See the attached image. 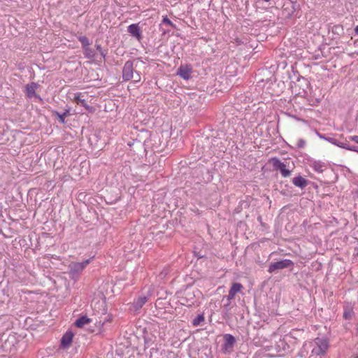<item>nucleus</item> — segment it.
I'll return each mask as SVG.
<instances>
[{"instance_id":"nucleus-16","label":"nucleus","mask_w":358,"mask_h":358,"mask_svg":"<svg viewBox=\"0 0 358 358\" xmlns=\"http://www.w3.org/2000/svg\"><path fill=\"white\" fill-rule=\"evenodd\" d=\"M90 322L91 320L88 318L87 316H83L76 321L75 324L77 327L82 328L85 325L90 323Z\"/></svg>"},{"instance_id":"nucleus-8","label":"nucleus","mask_w":358,"mask_h":358,"mask_svg":"<svg viewBox=\"0 0 358 358\" xmlns=\"http://www.w3.org/2000/svg\"><path fill=\"white\" fill-rule=\"evenodd\" d=\"M243 285L239 282L233 283L227 296L229 301H231L235 298L236 294L243 289Z\"/></svg>"},{"instance_id":"nucleus-27","label":"nucleus","mask_w":358,"mask_h":358,"mask_svg":"<svg viewBox=\"0 0 358 358\" xmlns=\"http://www.w3.org/2000/svg\"><path fill=\"white\" fill-rule=\"evenodd\" d=\"M355 32L358 34V25L355 28Z\"/></svg>"},{"instance_id":"nucleus-28","label":"nucleus","mask_w":358,"mask_h":358,"mask_svg":"<svg viewBox=\"0 0 358 358\" xmlns=\"http://www.w3.org/2000/svg\"><path fill=\"white\" fill-rule=\"evenodd\" d=\"M96 47L98 50H101V45H98Z\"/></svg>"},{"instance_id":"nucleus-29","label":"nucleus","mask_w":358,"mask_h":358,"mask_svg":"<svg viewBox=\"0 0 358 358\" xmlns=\"http://www.w3.org/2000/svg\"><path fill=\"white\" fill-rule=\"evenodd\" d=\"M344 316H345V318H347L348 317L347 316H348V314L345 313Z\"/></svg>"},{"instance_id":"nucleus-15","label":"nucleus","mask_w":358,"mask_h":358,"mask_svg":"<svg viewBox=\"0 0 358 358\" xmlns=\"http://www.w3.org/2000/svg\"><path fill=\"white\" fill-rule=\"evenodd\" d=\"M283 10H287V17H291L296 10V3L294 2H289L287 4L285 3L283 6Z\"/></svg>"},{"instance_id":"nucleus-25","label":"nucleus","mask_w":358,"mask_h":358,"mask_svg":"<svg viewBox=\"0 0 358 358\" xmlns=\"http://www.w3.org/2000/svg\"><path fill=\"white\" fill-rule=\"evenodd\" d=\"M113 321V316L111 315H108L106 319L104 320L103 324L106 322H111Z\"/></svg>"},{"instance_id":"nucleus-14","label":"nucleus","mask_w":358,"mask_h":358,"mask_svg":"<svg viewBox=\"0 0 358 358\" xmlns=\"http://www.w3.org/2000/svg\"><path fill=\"white\" fill-rule=\"evenodd\" d=\"M292 183L296 187L303 188L307 185L308 181L301 176H297L293 178Z\"/></svg>"},{"instance_id":"nucleus-7","label":"nucleus","mask_w":358,"mask_h":358,"mask_svg":"<svg viewBox=\"0 0 358 358\" xmlns=\"http://www.w3.org/2000/svg\"><path fill=\"white\" fill-rule=\"evenodd\" d=\"M84 94L81 92H78L74 94L73 101L78 105L83 106L86 110L92 112V108L90 107L85 100L83 99Z\"/></svg>"},{"instance_id":"nucleus-32","label":"nucleus","mask_w":358,"mask_h":358,"mask_svg":"<svg viewBox=\"0 0 358 358\" xmlns=\"http://www.w3.org/2000/svg\"><path fill=\"white\" fill-rule=\"evenodd\" d=\"M357 358H358V357H357Z\"/></svg>"},{"instance_id":"nucleus-31","label":"nucleus","mask_w":358,"mask_h":358,"mask_svg":"<svg viewBox=\"0 0 358 358\" xmlns=\"http://www.w3.org/2000/svg\"><path fill=\"white\" fill-rule=\"evenodd\" d=\"M265 1H269L270 0H264Z\"/></svg>"},{"instance_id":"nucleus-24","label":"nucleus","mask_w":358,"mask_h":358,"mask_svg":"<svg viewBox=\"0 0 358 358\" xmlns=\"http://www.w3.org/2000/svg\"><path fill=\"white\" fill-rule=\"evenodd\" d=\"M306 144V141L303 139H299L296 143V145L299 148H303Z\"/></svg>"},{"instance_id":"nucleus-5","label":"nucleus","mask_w":358,"mask_h":358,"mask_svg":"<svg viewBox=\"0 0 358 358\" xmlns=\"http://www.w3.org/2000/svg\"><path fill=\"white\" fill-rule=\"evenodd\" d=\"M224 340L222 350L224 353H230L233 350L236 339L232 335L227 334L224 336Z\"/></svg>"},{"instance_id":"nucleus-1","label":"nucleus","mask_w":358,"mask_h":358,"mask_svg":"<svg viewBox=\"0 0 358 358\" xmlns=\"http://www.w3.org/2000/svg\"><path fill=\"white\" fill-rule=\"evenodd\" d=\"M315 346L311 350V357L322 358L329 349V344L326 338H317L315 339Z\"/></svg>"},{"instance_id":"nucleus-18","label":"nucleus","mask_w":358,"mask_h":358,"mask_svg":"<svg viewBox=\"0 0 358 358\" xmlns=\"http://www.w3.org/2000/svg\"><path fill=\"white\" fill-rule=\"evenodd\" d=\"M204 321V317L203 315H199L192 321V324L194 327L199 326L202 322Z\"/></svg>"},{"instance_id":"nucleus-19","label":"nucleus","mask_w":358,"mask_h":358,"mask_svg":"<svg viewBox=\"0 0 358 358\" xmlns=\"http://www.w3.org/2000/svg\"><path fill=\"white\" fill-rule=\"evenodd\" d=\"M79 41L82 43L83 48H88L90 45L89 41L87 37L85 36H80L78 38Z\"/></svg>"},{"instance_id":"nucleus-17","label":"nucleus","mask_w":358,"mask_h":358,"mask_svg":"<svg viewBox=\"0 0 358 358\" xmlns=\"http://www.w3.org/2000/svg\"><path fill=\"white\" fill-rule=\"evenodd\" d=\"M83 51L85 56L89 59L93 58L95 55L94 51L92 49H91L89 46L88 48H84Z\"/></svg>"},{"instance_id":"nucleus-10","label":"nucleus","mask_w":358,"mask_h":358,"mask_svg":"<svg viewBox=\"0 0 358 358\" xmlns=\"http://www.w3.org/2000/svg\"><path fill=\"white\" fill-rule=\"evenodd\" d=\"M38 87V85L35 83H31L26 85L25 87V92L28 97H37L38 95L36 94V90Z\"/></svg>"},{"instance_id":"nucleus-23","label":"nucleus","mask_w":358,"mask_h":358,"mask_svg":"<svg viewBox=\"0 0 358 358\" xmlns=\"http://www.w3.org/2000/svg\"><path fill=\"white\" fill-rule=\"evenodd\" d=\"M68 113H69L68 111H66L63 114H59V113H57V115L58 117V119H59V120L62 123H64L65 122V117H66Z\"/></svg>"},{"instance_id":"nucleus-20","label":"nucleus","mask_w":358,"mask_h":358,"mask_svg":"<svg viewBox=\"0 0 358 358\" xmlns=\"http://www.w3.org/2000/svg\"><path fill=\"white\" fill-rule=\"evenodd\" d=\"M313 168L314 170L318 173H322L323 171V166L320 163L315 162L313 164Z\"/></svg>"},{"instance_id":"nucleus-3","label":"nucleus","mask_w":358,"mask_h":358,"mask_svg":"<svg viewBox=\"0 0 358 358\" xmlns=\"http://www.w3.org/2000/svg\"><path fill=\"white\" fill-rule=\"evenodd\" d=\"M271 162L275 169L280 171V173L284 178H287L290 176V171L287 169L286 165L281 162L278 158H272L271 159Z\"/></svg>"},{"instance_id":"nucleus-21","label":"nucleus","mask_w":358,"mask_h":358,"mask_svg":"<svg viewBox=\"0 0 358 358\" xmlns=\"http://www.w3.org/2000/svg\"><path fill=\"white\" fill-rule=\"evenodd\" d=\"M141 75L137 71H135L134 73H133V78L131 80H133L134 83H138L141 81Z\"/></svg>"},{"instance_id":"nucleus-4","label":"nucleus","mask_w":358,"mask_h":358,"mask_svg":"<svg viewBox=\"0 0 358 358\" xmlns=\"http://www.w3.org/2000/svg\"><path fill=\"white\" fill-rule=\"evenodd\" d=\"M134 73V64L131 61H127L122 69V78L124 81L131 80Z\"/></svg>"},{"instance_id":"nucleus-12","label":"nucleus","mask_w":358,"mask_h":358,"mask_svg":"<svg viewBox=\"0 0 358 358\" xmlns=\"http://www.w3.org/2000/svg\"><path fill=\"white\" fill-rule=\"evenodd\" d=\"M148 301L147 296H139L135 299L132 303V306L135 310H140L143 305Z\"/></svg>"},{"instance_id":"nucleus-11","label":"nucleus","mask_w":358,"mask_h":358,"mask_svg":"<svg viewBox=\"0 0 358 358\" xmlns=\"http://www.w3.org/2000/svg\"><path fill=\"white\" fill-rule=\"evenodd\" d=\"M89 264V260L84 261L83 262H75L70 265L71 271L72 272H80L86 266Z\"/></svg>"},{"instance_id":"nucleus-13","label":"nucleus","mask_w":358,"mask_h":358,"mask_svg":"<svg viewBox=\"0 0 358 358\" xmlns=\"http://www.w3.org/2000/svg\"><path fill=\"white\" fill-rule=\"evenodd\" d=\"M73 340V334L71 332H66L61 340V345L64 348L69 346Z\"/></svg>"},{"instance_id":"nucleus-22","label":"nucleus","mask_w":358,"mask_h":358,"mask_svg":"<svg viewBox=\"0 0 358 358\" xmlns=\"http://www.w3.org/2000/svg\"><path fill=\"white\" fill-rule=\"evenodd\" d=\"M162 23L166 24L173 28H176V25L167 17V16L163 17Z\"/></svg>"},{"instance_id":"nucleus-30","label":"nucleus","mask_w":358,"mask_h":358,"mask_svg":"<svg viewBox=\"0 0 358 358\" xmlns=\"http://www.w3.org/2000/svg\"><path fill=\"white\" fill-rule=\"evenodd\" d=\"M344 316H345V318H347L348 317L347 316H348V314L345 313Z\"/></svg>"},{"instance_id":"nucleus-9","label":"nucleus","mask_w":358,"mask_h":358,"mask_svg":"<svg viewBox=\"0 0 358 358\" xmlns=\"http://www.w3.org/2000/svg\"><path fill=\"white\" fill-rule=\"evenodd\" d=\"M192 67L189 65L180 66L178 71V74L185 80L190 78Z\"/></svg>"},{"instance_id":"nucleus-6","label":"nucleus","mask_w":358,"mask_h":358,"mask_svg":"<svg viewBox=\"0 0 358 358\" xmlns=\"http://www.w3.org/2000/svg\"><path fill=\"white\" fill-rule=\"evenodd\" d=\"M128 32L134 37H135L138 41H141L143 38L142 31L138 24H132L127 28Z\"/></svg>"},{"instance_id":"nucleus-26","label":"nucleus","mask_w":358,"mask_h":358,"mask_svg":"<svg viewBox=\"0 0 358 358\" xmlns=\"http://www.w3.org/2000/svg\"><path fill=\"white\" fill-rule=\"evenodd\" d=\"M351 140L357 143H358V136H354L351 137Z\"/></svg>"},{"instance_id":"nucleus-2","label":"nucleus","mask_w":358,"mask_h":358,"mask_svg":"<svg viewBox=\"0 0 358 358\" xmlns=\"http://www.w3.org/2000/svg\"><path fill=\"white\" fill-rule=\"evenodd\" d=\"M294 262L290 259H284L279 262L271 263L269 265L268 271L270 273H272L276 270H280L285 268H289L293 266Z\"/></svg>"}]
</instances>
